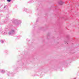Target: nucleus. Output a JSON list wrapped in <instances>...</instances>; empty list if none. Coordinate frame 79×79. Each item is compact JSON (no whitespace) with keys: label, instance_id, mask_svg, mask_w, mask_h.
Wrapping results in <instances>:
<instances>
[{"label":"nucleus","instance_id":"f257e3e1","mask_svg":"<svg viewBox=\"0 0 79 79\" xmlns=\"http://www.w3.org/2000/svg\"><path fill=\"white\" fill-rule=\"evenodd\" d=\"M15 31L14 29H12L11 31H9L8 32V34L9 35H12L15 34Z\"/></svg>","mask_w":79,"mask_h":79},{"label":"nucleus","instance_id":"f03ea898","mask_svg":"<svg viewBox=\"0 0 79 79\" xmlns=\"http://www.w3.org/2000/svg\"><path fill=\"white\" fill-rule=\"evenodd\" d=\"M14 23L16 25H19V24L21 23V21L20 20H19L18 19H15L14 20Z\"/></svg>","mask_w":79,"mask_h":79},{"label":"nucleus","instance_id":"7ed1b4c3","mask_svg":"<svg viewBox=\"0 0 79 79\" xmlns=\"http://www.w3.org/2000/svg\"><path fill=\"white\" fill-rule=\"evenodd\" d=\"M5 42V40H0V42L1 44H4Z\"/></svg>","mask_w":79,"mask_h":79},{"label":"nucleus","instance_id":"20e7f679","mask_svg":"<svg viewBox=\"0 0 79 79\" xmlns=\"http://www.w3.org/2000/svg\"><path fill=\"white\" fill-rule=\"evenodd\" d=\"M1 33L3 34V35H6V34H7V32L3 31Z\"/></svg>","mask_w":79,"mask_h":79},{"label":"nucleus","instance_id":"39448f33","mask_svg":"<svg viewBox=\"0 0 79 79\" xmlns=\"http://www.w3.org/2000/svg\"><path fill=\"white\" fill-rule=\"evenodd\" d=\"M1 73H5V70L3 69H2L0 70Z\"/></svg>","mask_w":79,"mask_h":79},{"label":"nucleus","instance_id":"423d86ee","mask_svg":"<svg viewBox=\"0 0 79 79\" xmlns=\"http://www.w3.org/2000/svg\"><path fill=\"white\" fill-rule=\"evenodd\" d=\"M63 2L61 1H60V2H59V4L60 5H63Z\"/></svg>","mask_w":79,"mask_h":79},{"label":"nucleus","instance_id":"0eeeda50","mask_svg":"<svg viewBox=\"0 0 79 79\" xmlns=\"http://www.w3.org/2000/svg\"><path fill=\"white\" fill-rule=\"evenodd\" d=\"M10 74H11L10 73V72H8V73H7L8 76H10Z\"/></svg>","mask_w":79,"mask_h":79},{"label":"nucleus","instance_id":"6e6552de","mask_svg":"<svg viewBox=\"0 0 79 79\" xmlns=\"http://www.w3.org/2000/svg\"><path fill=\"white\" fill-rule=\"evenodd\" d=\"M11 0H7V1L8 2H11Z\"/></svg>","mask_w":79,"mask_h":79},{"label":"nucleus","instance_id":"1a4fd4ad","mask_svg":"<svg viewBox=\"0 0 79 79\" xmlns=\"http://www.w3.org/2000/svg\"><path fill=\"white\" fill-rule=\"evenodd\" d=\"M26 10H27L26 8H25L24 9V11H26Z\"/></svg>","mask_w":79,"mask_h":79},{"label":"nucleus","instance_id":"9d476101","mask_svg":"<svg viewBox=\"0 0 79 79\" xmlns=\"http://www.w3.org/2000/svg\"><path fill=\"white\" fill-rule=\"evenodd\" d=\"M6 6H5L4 7V8H5Z\"/></svg>","mask_w":79,"mask_h":79},{"label":"nucleus","instance_id":"9b49d317","mask_svg":"<svg viewBox=\"0 0 79 79\" xmlns=\"http://www.w3.org/2000/svg\"><path fill=\"white\" fill-rule=\"evenodd\" d=\"M65 44H66L67 43H68V41H65Z\"/></svg>","mask_w":79,"mask_h":79},{"label":"nucleus","instance_id":"f8f14e48","mask_svg":"<svg viewBox=\"0 0 79 79\" xmlns=\"http://www.w3.org/2000/svg\"><path fill=\"white\" fill-rule=\"evenodd\" d=\"M8 18V16H7L6 18V19H7V18Z\"/></svg>","mask_w":79,"mask_h":79},{"label":"nucleus","instance_id":"ddd939ff","mask_svg":"<svg viewBox=\"0 0 79 79\" xmlns=\"http://www.w3.org/2000/svg\"><path fill=\"white\" fill-rule=\"evenodd\" d=\"M74 79H76V78H75Z\"/></svg>","mask_w":79,"mask_h":79},{"label":"nucleus","instance_id":"4468645a","mask_svg":"<svg viewBox=\"0 0 79 79\" xmlns=\"http://www.w3.org/2000/svg\"><path fill=\"white\" fill-rule=\"evenodd\" d=\"M1 25H2V24L1 23Z\"/></svg>","mask_w":79,"mask_h":79}]
</instances>
